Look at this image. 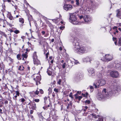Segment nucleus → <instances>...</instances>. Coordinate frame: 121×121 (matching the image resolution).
Wrapping results in <instances>:
<instances>
[{
  "instance_id": "nucleus-1",
  "label": "nucleus",
  "mask_w": 121,
  "mask_h": 121,
  "mask_svg": "<svg viewBox=\"0 0 121 121\" xmlns=\"http://www.w3.org/2000/svg\"><path fill=\"white\" fill-rule=\"evenodd\" d=\"M106 90V89L104 88L103 90L102 93H98L97 96V99L100 100L105 97L108 98L109 96H111L112 94V92H110L108 95V93L107 92Z\"/></svg>"
},
{
  "instance_id": "nucleus-2",
  "label": "nucleus",
  "mask_w": 121,
  "mask_h": 121,
  "mask_svg": "<svg viewBox=\"0 0 121 121\" xmlns=\"http://www.w3.org/2000/svg\"><path fill=\"white\" fill-rule=\"evenodd\" d=\"M70 18L69 21L74 25L78 24V22L77 21V18L76 17V13H69Z\"/></svg>"
},
{
  "instance_id": "nucleus-3",
  "label": "nucleus",
  "mask_w": 121,
  "mask_h": 121,
  "mask_svg": "<svg viewBox=\"0 0 121 121\" xmlns=\"http://www.w3.org/2000/svg\"><path fill=\"white\" fill-rule=\"evenodd\" d=\"M74 50L75 51L80 53H85L88 51L87 48L83 46H79L77 48L74 49Z\"/></svg>"
},
{
  "instance_id": "nucleus-4",
  "label": "nucleus",
  "mask_w": 121,
  "mask_h": 121,
  "mask_svg": "<svg viewBox=\"0 0 121 121\" xmlns=\"http://www.w3.org/2000/svg\"><path fill=\"white\" fill-rule=\"evenodd\" d=\"M113 58V56L112 55L109 54H107L105 55V56L101 60L104 61H108L112 60Z\"/></svg>"
},
{
  "instance_id": "nucleus-5",
  "label": "nucleus",
  "mask_w": 121,
  "mask_h": 121,
  "mask_svg": "<svg viewBox=\"0 0 121 121\" xmlns=\"http://www.w3.org/2000/svg\"><path fill=\"white\" fill-rule=\"evenodd\" d=\"M83 74L80 73L78 72L76 73L74 76V79L76 81H78L82 79L83 78Z\"/></svg>"
},
{
  "instance_id": "nucleus-6",
  "label": "nucleus",
  "mask_w": 121,
  "mask_h": 121,
  "mask_svg": "<svg viewBox=\"0 0 121 121\" xmlns=\"http://www.w3.org/2000/svg\"><path fill=\"white\" fill-rule=\"evenodd\" d=\"M33 60L34 64L38 65L40 63V61L37 59V56L36 54V52H35L33 54Z\"/></svg>"
},
{
  "instance_id": "nucleus-7",
  "label": "nucleus",
  "mask_w": 121,
  "mask_h": 121,
  "mask_svg": "<svg viewBox=\"0 0 121 121\" xmlns=\"http://www.w3.org/2000/svg\"><path fill=\"white\" fill-rule=\"evenodd\" d=\"M80 40L79 39L77 38H75L73 42V45L74 46V49H75L76 48L78 47L79 45V42Z\"/></svg>"
},
{
  "instance_id": "nucleus-8",
  "label": "nucleus",
  "mask_w": 121,
  "mask_h": 121,
  "mask_svg": "<svg viewBox=\"0 0 121 121\" xmlns=\"http://www.w3.org/2000/svg\"><path fill=\"white\" fill-rule=\"evenodd\" d=\"M111 77L113 78H117L119 76V73L118 71H112L110 73Z\"/></svg>"
},
{
  "instance_id": "nucleus-9",
  "label": "nucleus",
  "mask_w": 121,
  "mask_h": 121,
  "mask_svg": "<svg viewBox=\"0 0 121 121\" xmlns=\"http://www.w3.org/2000/svg\"><path fill=\"white\" fill-rule=\"evenodd\" d=\"M72 6L69 4H64L63 6L64 9L67 11L70 10L72 9Z\"/></svg>"
},
{
  "instance_id": "nucleus-10",
  "label": "nucleus",
  "mask_w": 121,
  "mask_h": 121,
  "mask_svg": "<svg viewBox=\"0 0 121 121\" xmlns=\"http://www.w3.org/2000/svg\"><path fill=\"white\" fill-rule=\"evenodd\" d=\"M84 20L85 22L89 23L92 21V18L89 16L85 15L83 17Z\"/></svg>"
},
{
  "instance_id": "nucleus-11",
  "label": "nucleus",
  "mask_w": 121,
  "mask_h": 121,
  "mask_svg": "<svg viewBox=\"0 0 121 121\" xmlns=\"http://www.w3.org/2000/svg\"><path fill=\"white\" fill-rule=\"evenodd\" d=\"M88 71L89 73V75L90 76L92 77L95 75V73L94 72V69L93 68H90L88 70Z\"/></svg>"
},
{
  "instance_id": "nucleus-12",
  "label": "nucleus",
  "mask_w": 121,
  "mask_h": 121,
  "mask_svg": "<svg viewBox=\"0 0 121 121\" xmlns=\"http://www.w3.org/2000/svg\"><path fill=\"white\" fill-rule=\"evenodd\" d=\"M34 80L36 82V85H38L39 83L40 84V81L41 80V77L40 76H37L35 78H34Z\"/></svg>"
},
{
  "instance_id": "nucleus-13",
  "label": "nucleus",
  "mask_w": 121,
  "mask_h": 121,
  "mask_svg": "<svg viewBox=\"0 0 121 121\" xmlns=\"http://www.w3.org/2000/svg\"><path fill=\"white\" fill-rule=\"evenodd\" d=\"M83 60L84 62H90L91 63V61L94 60V59L92 58H90L89 57H87L83 59Z\"/></svg>"
},
{
  "instance_id": "nucleus-14",
  "label": "nucleus",
  "mask_w": 121,
  "mask_h": 121,
  "mask_svg": "<svg viewBox=\"0 0 121 121\" xmlns=\"http://www.w3.org/2000/svg\"><path fill=\"white\" fill-rule=\"evenodd\" d=\"M93 85L95 86V88H99L100 84L99 82H98L97 81H96L94 83Z\"/></svg>"
},
{
  "instance_id": "nucleus-15",
  "label": "nucleus",
  "mask_w": 121,
  "mask_h": 121,
  "mask_svg": "<svg viewBox=\"0 0 121 121\" xmlns=\"http://www.w3.org/2000/svg\"><path fill=\"white\" fill-rule=\"evenodd\" d=\"M99 82L100 85L101 86L104 85L106 83L105 80L102 79H100Z\"/></svg>"
},
{
  "instance_id": "nucleus-16",
  "label": "nucleus",
  "mask_w": 121,
  "mask_h": 121,
  "mask_svg": "<svg viewBox=\"0 0 121 121\" xmlns=\"http://www.w3.org/2000/svg\"><path fill=\"white\" fill-rule=\"evenodd\" d=\"M29 108L33 109H35L36 108V104L34 102H32L31 105L29 107Z\"/></svg>"
},
{
  "instance_id": "nucleus-17",
  "label": "nucleus",
  "mask_w": 121,
  "mask_h": 121,
  "mask_svg": "<svg viewBox=\"0 0 121 121\" xmlns=\"http://www.w3.org/2000/svg\"><path fill=\"white\" fill-rule=\"evenodd\" d=\"M113 88L114 90H116L117 91H120L121 89V87L120 86H116L115 85L114 86Z\"/></svg>"
},
{
  "instance_id": "nucleus-18",
  "label": "nucleus",
  "mask_w": 121,
  "mask_h": 121,
  "mask_svg": "<svg viewBox=\"0 0 121 121\" xmlns=\"http://www.w3.org/2000/svg\"><path fill=\"white\" fill-rule=\"evenodd\" d=\"M72 62L70 60H69L68 61V64L69 67H71L73 65Z\"/></svg>"
},
{
  "instance_id": "nucleus-19",
  "label": "nucleus",
  "mask_w": 121,
  "mask_h": 121,
  "mask_svg": "<svg viewBox=\"0 0 121 121\" xmlns=\"http://www.w3.org/2000/svg\"><path fill=\"white\" fill-rule=\"evenodd\" d=\"M8 17L10 20H14V18H13V16L11 15V13H9L8 16H7Z\"/></svg>"
},
{
  "instance_id": "nucleus-20",
  "label": "nucleus",
  "mask_w": 121,
  "mask_h": 121,
  "mask_svg": "<svg viewBox=\"0 0 121 121\" xmlns=\"http://www.w3.org/2000/svg\"><path fill=\"white\" fill-rule=\"evenodd\" d=\"M117 17H119L121 15V11L119 10H118L117 11Z\"/></svg>"
},
{
  "instance_id": "nucleus-21",
  "label": "nucleus",
  "mask_w": 121,
  "mask_h": 121,
  "mask_svg": "<svg viewBox=\"0 0 121 121\" xmlns=\"http://www.w3.org/2000/svg\"><path fill=\"white\" fill-rule=\"evenodd\" d=\"M29 94H30V96L32 97H35V93H34V91L30 92Z\"/></svg>"
},
{
  "instance_id": "nucleus-22",
  "label": "nucleus",
  "mask_w": 121,
  "mask_h": 121,
  "mask_svg": "<svg viewBox=\"0 0 121 121\" xmlns=\"http://www.w3.org/2000/svg\"><path fill=\"white\" fill-rule=\"evenodd\" d=\"M3 99H0V107H1L4 104L3 102Z\"/></svg>"
},
{
  "instance_id": "nucleus-23",
  "label": "nucleus",
  "mask_w": 121,
  "mask_h": 121,
  "mask_svg": "<svg viewBox=\"0 0 121 121\" xmlns=\"http://www.w3.org/2000/svg\"><path fill=\"white\" fill-rule=\"evenodd\" d=\"M4 67V65L3 63L1 64L0 63V70H1L3 69Z\"/></svg>"
},
{
  "instance_id": "nucleus-24",
  "label": "nucleus",
  "mask_w": 121,
  "mask_h": 121,
  "mask_svg": "<svg viewBox=\"0 0 121 121\" xmlns=\"http://www.w3.org/2000/svg\"><path fill=\"white\" fill-rule=\"evenodd\" d=\"M24 67L23 66H20L19 67L18 70L21 71H23L24 70Z\"/></svg>"
},
{
  "instance_id": "nucleus-25",
  "label": "nucleus",
  "mask_w": 121,
  "mask_h": 121,
  "mask_svg": "<svg viewBox=\"0 0 121 121\" xmlns=\"http://www.w3.org/2000/svg\"><path fill=\"white\" fill-rule=\"evenodd\" d=\"M6 60H7L10 61L11 62H13V60L10 57L8 56L6 57Z\"/></svg>"
},
{
  "instance_id": "nucleus-26",
  "label": "nucleus",
  "mask_w": 121,
  "mask_h": 121,
  "mask_svg": "<svg viewBox=\"0 0 121 121\" xmlns=\"http://www.w3.org/2000/svg\"><path fill=\"white\" fill-rule=\"evenodd\" d=\"M91 115H92L93 117L95 119L97 118V116L98 117H100V116L99 115H98L97 116L94 113H92Z\"/></svg>"
},
{
  "instance_id": "nucleus-27",
  "label": "nucleus",
  "mask_w": 121,
  "mask_h": 121,
  "mask_svg": "<svg viewBox=\"0 0 121 121\" xmlns=\"http://www.w3.org/2000/svg\"><path fill=\"white\" fill-rule=\"evenodd\" d=\"M118 45L119 46H121V37L119 38L118 39Z\"/></svg>"
},
{
  "instance_id": "nucleus-28",
  "label": "nucleus",
  "mask_w": 121,
  "mask_h": 121,
  "mask_svg": "<svg viewBox=\"0 0 121 121\" xmlns=\"http://www.w3.org/2000/svg\"><path fill=\"white\" fill-rule=\"evenodd\" d=\"M76 99H78L79 101H80L82 97V96H76V95H75Z\"/></svg>"
},
{
  "instance_id": "nucleus-29",
  "label": "nucleus",
  "mask_w": 121,
  "mask_h": 121,
  "mask_svg": "<svg viewBox=\"0 0 121 121\" xmlns=\"http://www.w3.org/2000/svg\"><path fill=\"white\" fill-rule=\"evenodd\" d=\"M22 56L23 57H24L25 58H26L28 56V55L26 53H23L22 54Z\"/></svg>"
},
{
  "instance_id": "nucleus-30",
  "label": "nucleus",
  "mask_w": 121,
  "mask_h": 121,
  "mask_svg": "<svg viewBox=\"0 0 121 121\" xmlns=\"http://www.w3.org/2000/svg\"><path fill=\"white\" fill-rule=\"evenodd\" d=\"M17 57L18 60H20L21 59L22 57L21 55L19 54H17Z\"/></svg>"
},
{
  "instance_id": "nucleus-31",
  "label": "nucleus",
  "mask_w": 121,
  "mask_h": 121,
  "mask_svg": "<svg viewBox=\"0 0 121 121\" xmlns=\"http://www.w3.org/2000/svg\"><path fill=\"white\" fill-rule=\"evenodd\" d=\"M19 22L21 23L22 24H23L24 23V20L22 18H19Z\"/></svg>"
},
{
  "instance_id": "nucleus-32",
  "label": "nucleus",
  "mask_w": 121,
  "mask_h": 121,
  "mask_svg": "<svg viewBox=\"0 0 121 121\" xmlns=\"http://www.w3.org/2000/svg\"><path fill=\"white\" fill-rule=\"evenodd\" d=\"M0 34L5 37H6L7 36V35L5 34V33L4 32L1 31L0 30Z\"/></svg>"
},
{
  "instance_id": "nucleus-33",
  "label": "nucleus",
  "mask_w": 121,
  "mask_h": 121,
  "mask_svg": "<svg viewBox=\"0 0 121 121\" xmlns=\"http://www.w3.org/2000/svg\"><path fill=\"white\" fill-rule=\"evenodd\" d=\"M47 72L48 74L49 75H51L52 73V72L51 71H50L48 69L47 71Z\"/></svg>"
},
{
  "instance_id": "nucleus-34",
  "label": "nucleus",
  "mask_w": 121,
  "mask_h": 121,
  "mask_svg": "<svg viewBox=\"0 0 121 121\" xmlns=\"http://www.w3.org/2000/svg\"><path fill=\"white\" fill-rule=\"evenodd\" d=\"M104 118L103 117H101L98 118L97 121H103Z\"/></svg>"
},
{
  "instance_id": "nucleus-35",
  "label": "nucleus",
  "mask_w": 121,
  "mask_h": 121,
  "mask_svg": "<svg viewBox=\"0 0 121 121\" xmlns=\"http://www.w3.org/2000/svg\"><path fill=\"white\" fill-rule=\"evenodd\" d=\"M70 1H71V3L72 4L74 3V1L72 0H65V2H67Z\"/></svg>"
},
{
  "instance_id": "nucleus-36",
  "label": "nucleus",
  "mask_w": 121,
  "mask_h": 121,
  "mask_svg": "<svg viewBox=\"0 0 121 121\" xmlns=\"http://www.w3.org/2000/svg\"><path fill=\"white\" fill-rule=\"evenodd\" d=\"M66 65V63H64L62 65V67L63 69H65V68Z\"/></svg>"
},
{
  "instance_id": "nucleus-37",
  "label": "nucleus",
  "mask_w": 121,
  "mask_h": 121,
  "mask_svg": "<svg viewBox=\"0 0 121 121\" xmlns=\"http://www.w3.org/2000/svg\"><path fill=\"white\" fill-rule=\"evenodd\" d=\"M90 88L91 89V92H92L93 91L94 89V88L92 86H90Z\"/></svg>"
},
{
  "instance_id": "nucleus-38",
  "label": "nucleus",
  "mask_w": 121,
  "mask_h": 121,
  "mask_svg": "<svg viewBox=\"0 0 121 121\" xmlns=\"http://www.w3.org/2000/svg\"><path fill=\"white\" fill-rule=\"evenodd\" d=\"M14 32L16 34H17L20 33V31L19 30H16L14 31Z\"/></svg>"
},
{
  "instance_id": "nucleus-39",
  "label": "nucleus",
  "mask_w": 121,
  "mask_h": 121,
  "mask_svg": "<svg viewBox=\"0 0 121 121\" xmlns=\"http://www.w3.org/2000/svg\"><path fill=\"white\" fill-rule=\"evenodd\" d=\"M85 103L87 104H89L90 103V101L89 100H87L85 101Z\"/></svg>"
},
{
  "instance_id": "nucleus-40",
  "label": "nucleus",
  "mask_w": 121,
  "mask_h": 121,
  "mask_svg": "<svg viewBox=\"0 0 121 121\" xmlns=\"http://www.w3.org/2000/svg\"><path fill=\"white\" fill-rule=\"evenodd\" d=\"M75 2H76V4L77 5H79V0H76Z\"/></svg>"
},
{
  "instance_id": "nucleus-41",
  "label": "nucleus",
  "mask_w": 121,
  "mask_h": 121,
  "mask_svg": "<svg viewBox=\"0 0 121 121\" xmlns=\"http://www.w3.org/2000/svg\"><path fill=\"white\" fill-rule=\"evenodd\" d=\"M120 66V65L119 64H117L115 65V67L116 68H119Z\"/></svg>"
},
{
  "instance_id": "nucleus-42",
  "label": "nucleus",
  "mask_w": 121,
  "mask_h": 121,
  "mask_svg": "<svg viewBox=\"0 0 121 121\" xmlns=\"http://www.w3.org/2000/svg\"><path fill=\"white\" fill-rule=\"evenodd\" d=\"M78 17H79V18L80 19H81L83 18V16L82 15H79V14H78Z\"/></svg>"
},
{
  "instance_id": "nucleus-43",
  "label": "nucleus",
  "mask_w": 121,
  "mask_h": 121,
  "mask_svg": "<svg viewBox=\"0 0 121 121\" xmlns=\"http://www.w3.org/2000/svg\"><path fill=\"white\" fill-rule=\"evenodd\" d=\"M39 92L37 90H36V91H34L35 95H38V94L39 93Z\"/></svg>"
},
{
  "instance_id": "nucleus-44",
  "label": "nucleus",
  "mask_w": 121,
  "mask_h": 121,
  "mask_svg": "<svg viewBox=\"0 0 121 121\" xmlns=\"http://www.w3.org/2000/svg\"><path fill=\"white\" fill-rule=\"evenodd\" d=\"M88 108L87 106H86L84 107V109H83V110L84 111H86V109H87Z\"/></svg>"
},
{
  "instance_id": "nucleus-45",
  "label": "nucleus",
  "mask_w": 121,
  "mask_h": 121,
  "mask_svg": "<svg viewBox=\"0 0 121 121\" xmlns=\"http://www.w3.org/2000/svg\"><path fill=\"white\" fill-rule=\"evenodd\" d=\"M39 92L41 94H43V91L42 89H40L39 90Z\"/></svg>"
},
{
  "instance_id": "nucleus-46",
  "label": "nucleus",
  "mask_w": 121,
  "mask_h": 121,
  "mask_svg": "<svg viewBox=\"0 0 121 121\" xmlns=\"http://www.w3.org/2000/svg\"><path fill=\"white\" fill-rule=\"evenodd\" d=\"M34 101L35 102H38L39 101V99H35L34 100Z\"/></svg>"
},
{
  "instance_id": "nucleus-47",
  "label": "nucleus",
  "mask_w": 121,
  "mask_h": 121,
  "mask_svg": "<svg viewBox=\"0 0 121 121\" xmlns=\"http://www.w3.org/2000/svg\"><path fill=\"white\" fill-rule=\"evenodd\" d=\"M21 102H23L25 101V100L24 98H22L21 99Z\"/></svg>"
},
{
  "instance_id": "nucleus-48",
  "label": "nucleus",
  "mask_w": 121,
  "mask_h": 121,
  "mask_svg": "<svg viewBox=\"0 0 121 121\" xmlns=\"http://www.w3.org/2000/svg\"><path fill=\"white\" fill-rule=\"evenodd\" d=\"M72 93L71 92L69 94V96L70 97H71L72 98H73V97L72 95Z\"/></svg>"
},
{
  "instance_id": "nucleus-49",
  "label": "nucleus",
  "mask_w": 121,
  "mask_h": 121,
  "mask_svg": "<svg viewBox=\"0 0 121 121\" xmlns=\"http://www.w3.org/2000/svg\"><path fill=\"white\" fill-rule=\"evenodd\" d=\"M72 103L71 102H69V104H68V105H69V106L70 107H71L72 105Z\"/></svg>"
},
{
  "instance_id": "nucleus-50",
  "label": "nucleus",
  "mask_w": 121,
  "mask_h": 121,
  "mask_svg": "<svg viewBox=\"0 0 121 121\" xmlns=\"http://www.w3.org/2000/svg\"><path fill=\"white\" fill-rule=\"evenodd\" d=\"M61 82V79H59V81L57 82L58 84L59 85H60V83Z\"/></svg>"
},
{
  "instance_id": "nucleus-51",
  "label": "nucleus",
  "mask_w": 121,
  "mask_h": 121,
  "mask_svg": "<svg viewBox=\"0 0 121 121\" xmlns=\"http://www.w3.org/2000/svg\"><path fill=\"white\" fill-rule=\"evenodd\" d=\"M16 95L18 96H19V93L18 91H16Z\"/></svg>"
},
{
  "instance_id": "nucleus-52",
  "label": "nucleus",
  "mask_w": 121,
  "mask_h": 121,
  "mask_svg": "<svg viewBox=\"0 0 121 121\" xmlns=\"http://www.w3.org/2000/svg\"><path fill=\"white\" fill-rule=\"evenodd\" d=\"M54 91L57 93L58 92V89H54Z\"/></svg>"
},
{
  "instance_id": "nucleus-53",
  "label": "nucleus",
  "mask_w": 121,
  "mask_h": 121,
  "mask_svg": "<svg viewBox=\"0 0 121 121\" xmlns=\"http://www.w3.org/2000/svg\"><path fill=\"white\" fill-rule=\"evenodd\" d=\"M26 52L25 53H27V52H29L30 51V49H28L27 48H26Z\"/></svg>"
},
{
  "instance_id": "nucleus-54",
  "label": "nucleus",
  "mask_w": 121,
  "mask_h": 121,
  "mask_svg": "<svg viewBox=\"0 0 121 121\" xmlns=\"http://www.w3.org/2000/svg\"><path fill=\"white\" fill-rule=\"evenodd\" d=\"M118 27L117 26H114V27L113 28V29H117V28Z\"/></svg>"
},
{
  "instance_id": "nucleus-55",
  "label": "nucleus",
  "mask_w": 121,
  "mask_h": 121,
  "mask_svg": "<svg viewBox=\"0 0 121 121\" xmlns=\"http://www.w3.org/2000/svg\"><path fill=\"white\" fill-rule=\"evenodd\" d=\"M27 43L29 47H31V44L30 42H27Z\"/></svg>"
},
{
  "instance_id": "nucleus-56",
  "label": "nucleus",
  "mask_w": 121,
  "mask_h": 121,
  "mask_svg": "<svg viewBox=\"0 0 121 121\" xmlns=\"http://www.w3.org/2000/svg\"><path fill=\"white\" fill-rule=\"evenodd\" d=\"M34 112V111L32 110H30V114H32Z\"/></svg>"
},
{
  "instance_id": "nucleus-57",
  "label": "nucleus",
  "mask_w": 121,
  "mask_h": 121,
  "mask_svg": "<svg viewBox=\"0 0 121 121\" xmlns=\"http://www.w3.org/2000/svg\"><path fill=\"white\" fill-rule=\"evenodd\" d=\"M32 102L31 101H30V102H29L28 104V105H30H30H31V104H32Z\"/></svg>"
},
{
  "instance_id": "nucleus-58",
  "label": "nucleus",
  "mask_w": 121,
  "mask_h": 121,
  "mask_svg": "<svg viewBox=\"0 0 121 121\" xmlns=\"http://www.w3.org/2000/svg\"><path fill=\"white\" fill-rule=\"evenodd\" d=\"M41 33L43 35L45 34V32L44 31H42Z\"/></svg>"
},
{
  "instance_id": "nucleus-59",
  "label": "nucleus",
  "mask_w": 121,
  "mask_h": 121,
  "mask_svg": "<svg viewBox=\"0 0 121 121\" xmlns=\"http://www.w3.org/2000/svg\"><path fill=\"white\" fill-rule=\"evenodd\" d=\"M47 97H45L44 98V99L45 101H44V102H45V101L46 100H47Z\"/></svg>"
},
{
  "instance_id": "nucleus-60",
  "label": "nucleus",
  "mask_w": 121,
  "mask_h": 121,
  "mask_svg": "<svg viewBox=\"0 0 121 121\" xmlns=\"http://www.w3.org/2000/svg\"><path fill=\"white\" fill-rule=\"evenodd\" d=\"M8 101L7 100H6L4 102L5 104H8Z\"/></svg>"
},
{
  "instance_id": "nucleus-61",
  "label": "nucleus",
  "mask_w": 121,
  "mask_h": 121,
  "mask_svg": "<svg viewBox=\"0 0 121 121\" xmlns=\"http://www.w3.org/2000/svg\"><path fill=\"white\" fill-rule=\"evenodd\" d=\"M14 2L13 1H12L11 2H10V3L13 6H14L13 4Z\"/></svg>"
},
{
  "instance_id": "nucleus-62",
  "label": "nucleus",
  "mask_w": 121,
  "mask_h": 121,
  "mask_svg": "<svg viewBox=\"0 0 121 121\" xmlns=\"http://www.w3.org/2000/svg\"><path fill=\"white\" fill-rule=\"evenodd\" d=\"M58 19H59V18H57L56 19H52V21L54 22V21H56Z\"/></svg>"
},
{
  "instance_id": "nucleus-63",
  "label": "nucleus",
  "mask_w": 121,
  "mask_h": 121,
  "mask_svg": "<svg viewBox=\"0 0 121 121\" xmlns=\"http://www.w3.org/2000/svg\"><path fill=\"white\" fill-rule=\"evenodd\" d=\"M78 63V62L77 61H76L74 62V64H77Z\"/></svg>"
},
{
  "instance_id": "nucleus-64",
  "label": "nucleus",
  "mask_w": 121,
  "mask_h": 121,
  "mask_svg": "<svg viewBox=\"0 0 121 121\" xmlns=\"http://www.w3.org/2000/svg\"><path fill=\"white\" fill-rule=\"evenodd\" d=\"M12 68L11 69H8V71L9 72H11L12 70Z\"/></svg>"
}]
</instances>
